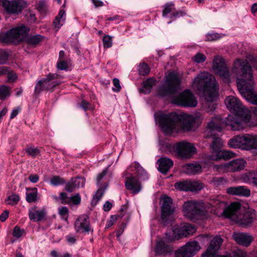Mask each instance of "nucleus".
<instances>
[{
	"label": "nucleus",
	"mask_w": 257,
	"mask_h": 257,
	"mask_svg": "<svg viewBox=\"0 0 257 257\" xmlns=\"http://www.w3.org/2000/svg\"><path fill=\"white\" fill-rule=\"evenodd\" d=\"M223 239L220 236L215 237L210 242V245L205 252L202 254L201 257H231L228 255L218 256L217 251L220 248Z\"/></svg>",
	"instance_id": "obj_17"
},
{
	"label": "nucleus",
	"mask_w": 257,
	"mask_h": 257,
	"mask_svg": "<svg viewBox=\"0 0 257 257\" xmlns=\"http://www.w3.org/2000/svg\"><path fill=\"white\" fill-rule=\"evenodd\" d=\"M223 146V142L222 140L219 138L214 137L213 138V142L211 146V148L212 150V153L217 154L220 151V149Z\"/></svg>",
	"instance_id": "obj_37"
},
{
	"label": "nucleus",
	"mask_w": 257,
	"mask_h": 257,
	"mask_svg": "<svg viewBox=\"0 0 257 257\" xmlns=\"http://www.w3.org/2000/svg\"><path fill=\"white\" fill-rule=\"evenodd\" d=\"M196 231L195 227L190 224H184L180 228H176L173 230L174 237H168V235L166 234L165 239L158 240L157 242L155 248V252L157 254H166L170 250L169 246L165 242H169L172 240L181 238L183 236H187L190 234H193Z\"/></svg>",
	"instance_id": "obj_5"
},
{
	"label": "nucleus",
	"mask_w": 257,
	"mask_h": 257,
	"mask_svg": "<svg viewBox=\"0 0 257 257\" xmlns=\"http://www.w3.org/2000/svg\"><path fill=\"white\" fill-rule=\"evenodd\" d=\"M65 183V180L59 176H53L50 180V183L53 186H58L64 184Z\"/></svg>",
	"instance_id": "obj_41"
},
{
	"label": "nucleus",
	"mask_w": 257,
	"mask_h": 257,
	"mask_svg": "<svg viewBox=\"0 0 257 257\" xmlns=\"http://www.w3.org/2000/svg\"><path fill=\"white\" fill-rule=\"evenodd\" d=\"M81 106L84 110L91 109L90 104L88 102L84 100L81 101Z\"/></svg>",
	"instance_id": "obj_61"
},
{
	"label": "nucleus",
	"mask_w": 257,
	"mask_h": 257,
	"mask_svg": "<svg viewBox=\"0 0 257 257\" xmlns=\"http://www.w3.org/2000/svg\"><path fill=\"white\" fill-rule=\"evenodd\" d=\"M166 151L170 153H176L180 157L187 158L190 157L196 153V149L194 145L187 142L176 144H166Z\"/></svg>",
	"instance_id": "obj_9"
},
{
	"label": "nucleus",
	"mask_w": 257,
	"mask_h": 257,
	"mask_svg": "<svg viewBox=\"0 0 257 257\" xmlns=\"http://www.w3.org/2000/svg\"><path fill=\"white\" fill-rule=\"evenodd\" d=\"M57 67L60 70H66L68 67V61L66 60H58Z\"/></svg>",
	"instance_id": "obj_45"
},
{
	"label": "nucleus",
	"mask_w": 257,
	"mask_h": 257,
	"mask_svg": "<svg viewBox=\"0 0 257 257\" xmlns=\"http://www.w3.org/2000/svg\"><path fill=\"white\" fill-rule=\"evenodd\" d=\"M174 186L176 189L179 190L190 191H199L204 187L203 184L200 182L189 180L177 182Z\"/></svg>",
	"instance_id": "obj_18"
},
{
	"label": "nucleus",
	"mask_w": 257,
	"mask_h": 257,
	"mask_svg": "<svg viewBox=\"0 0 257 257\" xmlns=\"http://www.w3.org/2000/svg\"><path fill=\"white\" fill-rule=\"evenodd\" d=\"M192 60L197 63H202L205 61L206 56L202 53H198L193 57Z\"/></svg>",
	"instance_id": "obj_47"
},
{
	"label": "nucleus",
	"mask_w": 257,
	"mask_h": 257,
	"mask_svg": "<svg viewBox=\"0 0 257 257\" xmlns=\"http://www.w3.org/2000/svg\"><path fill=\"white\" fill-rule=\"evenodd\" d=\"M220 36L217 33L208 34L206 36V40L208 41H216L220 38Z\"/></svg>",
	"instance_id": "obj_52"
},
{
	"label": "nucleus",
	"mask_w": 257,
	"mask_h": 257,
	"mask_svg": "<svg viewBox=\"0 0 257 257\" xmlns=\"http://www.w3.org/2000/svg\"><path fill=\"white\" fill-rule=\"evenodd\" d=\"M157 118L162 131L167 135L191 131L200 124L203 120L202 115L199 112L180 115L176 112L161 113L158 114Z\"/></svg>",
	"instance_id": "obj_1"
},
{
	"label": "nucleus",
	"mask_w": 257,
	"mask_h": 257,
	"mask_svg": "<svg viewBox=\"0 0 257 257\" xmlns=\"http://www.w3.org/2000/svg\"><path fill=\"white\" fill-rule=\"evenodd\" d=\"M246 165V162L243 159H236L229 162L216 166V169L223 173L234 172L243 170Z\"/></svg>",
	"instance_id": "obj_15"
},
{
	"label": "nucleus",
	"mask_w": 257,
	"mask_h": 257,
	"mask_svg": "<svg viewBox=\"0 0 257 257\" xmlns=\"http://www.w3.org/2000/svg\"><path fill=\"white\" fill-rule=\"evenodd\" d=\"M139 72L141 75H146L150 73V67L145 63H141L139 66Z\"/></svg>",
	"instance_id": "obj_40"
},
{
	"label": "nucleus",
	"mask_w": 257,
	"mask_h": 257,
	"mask_svg": "<svg viewBox=\"0 0 257 257\" xmlns=\"http://www.w3.org/2000/svg\"><path fill=\"white\" fill-rule=\"evenodd\" d=\"M184 215L190 219L207 218L206 207L203 203H198L194 201L185 202L183 206Z\"/></svg>",
	"instance_id": "obj_6"
},
{
	"label": "nucleus",
	"mask_w": 257,
	"mask_h": 257,
	"mask_svg": "<svg viewBox=\"0 0 257 257\" xmlns=\"http://www.w3.org/2000/svg\"><path fill=\"white\" fill-rule=\"evenodd\" d=\"M26 199L29 203L34 202L37 200L38 190L36 188L27 189Z\"/></svg>",
	"instance_id": "obj_34"
},
{
	"label": "nucleus",
	"mask_w": 257,
	"mask_h": 257,
	"mask_svg": "<svg viewBox=\"0 0 257 257\" xmlns=\"http://www.w3.org/2000/svg\"><path fill=\"white\" fill-rule=\"evenodd\" d=\"M112 206V204L110 202L106 201L103 205V209L105 211H108L111 208Z\"/></svg>",
	"instance_id": "obj_64"
},
{
	"label": "nucleus",
	"mask_w": 257,
	"mask_h": 257,
	"mask_svg": "<svg viewBox=\"0 0 257 257\" xmlns=\"http://www.w3.org/2000/svg\"><path fill=\"white\" fill-rule=\"evenodd\" d=\"M29 29L24 26L12 29L5 34H0V41L5 43H17L26 37Z\"/></svg>",
	"instance_id": "obj_10"
},
{
	"label": "nucleus",
	"mask_w": 257,
	"mask_h": 257,
	"mask_svg": "<svg viewBox=\"0 0 257 257\" xmlns=\"http://www.w3.org/2000/svg\"><path fill=\"white\" fill-rule=\"evenodd\" d=\"M240 207L229 214V219L243 227L250 225L256 219V211L255 210L248 209L243 214H240Z\"/></svg>",
	"instance_id": "obj_11"
},
{
	"label": "nucleus",
	"mask_w": 257,
	"mask_h": 257,
	"mask_svg": "<svg viewBox=\"0 0 257 257\" xmlns=\"http://www.w3.org/2000/svg\"><path fill=\"white\" fill-rule=\"evenodd\" d=\"M238 89L243 97L253 104H257V93L254 91L255 82L251 67L246 59H235L231 67Z\"/></svg>",
	"instance_id": "obj_2"
},
{
	"label": "nucleus",
	"mask_w": 257,
	"mask_h": 257,
	"mask_svg": "<svg viewBox=\"0 0 257 257\" xmlns=\"http://www.w3.org/2000/svg\"><path fill=\"white\" fill-rule=\"evenodd\" d=\"M66 19L65 12L63 10H61L57 16L56 17L53 22V25L55 29L58 31L63 25Z\"/></svg>",
	"instance_id": "obj_33"
},
{
	"label": "nucleus",
	"mask_w": 257,
	"mask_h": 257,
	"mask_svg": "<svg viewBox=\"0 0 257 257\" xmlns=\"http://www.w3.org/2000/svg\"><path fill=\"white\" fill-rule=\"evenodd\" d=\"M4 11L10 14H19L26 7L27 3L23 0H0Z\"/></svg>",
	"instance_id": "obj_14"
},
{
	"label": "nucleus",
	"mask_w": 257,
	"mask_h": 257,
	"mask_svg": "<svg viewBox=\"0 0 257 257\" xmlns=\"http://www.w3.org/2000/svg\"><path fill=\"white\" fill-rule=\"evenodd\" d=\"M222 120L220 116H215L212 118L208 122V126L205 132L206 137H212L215 134L214 132H220L221 130Z\"/></svg>",
	"instance_id": "obj_20"
},
{
	"label": "nucleus",
	"mask_w": 257,
	"mask_h": 257,
	"mask_svg": "<svg viewBox=\"0 0 257 257\" xmlns=\"http://www.w3.org/2000/svg\"><path fill=\"white\" fill-rule=\"evenodd\" d=\"M212 70L214 73L219 76L224 82L226 83L230 82L231 75L224 59L222 57L216 56L214 57L212 64Z\"/></svg>",
	"instance_id": "obj_12"
},
{
	"label": "nucleus",
	"mask_w": 257,
	"mask_h": 257,
	"mask_svg": "<svg viewBox=\"0 0 257 257\" xmlns=\"http://www.w3.org/2000/svg\"><path fill=\"white\" fill-rule=\"evenodd\" d=\"M127 169L131 172H135L138 178L141 181H145L149 178L147 172L137 162L132 163Z\"/></svg>",
	"instance_id": "obj_26"
},
{
	"label": "nucleus",
	"mask_w": 257,
	"mask_h": 257,
	"mask_svg": "<svg viewBox=\"0 0 257 257\" xmlns=\"http://www.w3.org/2000/svg\"><path fill=\"white\" fill-rule=\"evenodd\" d=\"M158 170L162 173H166L173 166V161L168 158L163 157L158 160Z\"/></svg>",
	"instance_id": "obj_30"
},
{
	"label": "nucleus",
	"mask_w": 257,
	"mask_h": 257,
	"mask_svg": "<svg viewBox=\"0 0 257 257\" xmlns=\"http://www.w3.org/2000/svg\"><path fill=\"white\" fill-rule=\"evenodd\" d=\"M8 59L7 55L3 52H0V65L5 64Z\"/></svg>",
	"instance_id": "obj_58"
},
{
	"label": "nucleus",
	"mask_w": 257,
	"mask_h": 257,
	"mask_svg": "<svg viewBox=\"0 0 257 257\" xmlns=\"http://www.w3.org/2000/svg\"><path fill=\"white\" fill-rule=\"evenodd\" d=\"M174 103L187 107H195L197 101L193 94L188 90L184 91L174 99Z\"/></svg>",
	"instance_id": "obj_16"
},
{
	"label": "nucleus",
	"mask_w": 257,
	"mask_h": 257,
	"mask_svg": "<svg viewBox=\"0 0 257 257\" xmlns=\"http://www.w3.org/2000/svg\"><path fill=\"white\" fill-rule=\"evenodd\" d=\"M205 207H206V211H207V217H208L209 212L213 211L218 216H224L229 218L228 215L240 208V205L238 203L233 202L227 206L225 202L217 200L214 203L211 208H210L209 204L205 206Z\"/></svg>",
	"instance_id": "obj_8"
},
{
	"label": "nucleus",
	"mask_w": 257,
	"mask_h": 257,
	"mask_svg": "<svg viewBox=\"0 0 257 257\" xmlns=\"http://www.w3.org/2000/svg\"><path fill=\"white\" fill-rule=\"evenodd\" d=\"M29 179L32 183H35L38 181L39 177L37 174H31L29 177Z\"/></svg>",
	"instance_id": "obj_60"
},
{
	"label": "nucleus",
	"mask_w": 257,
	"mask_h": 257,
	"mask_svg": "<svg viewBox=\"0 0 257 257\" xmlns=\"http://www.w3.org/2000/svg\"><path fill=\"white\" fill-rule=\"evenodd\" d=\"M25 233L24 229H21L19 227L16 226L14 227L13 231V235L16 238L21 237Z\"/></svg>",
	"instance_id": "obj_48"
},
{
	"label": "nucleus",
	"mask_w": 257,
	"mask_h": 257,
	"mask_svg": "<svg viewBox=\"0 0 257 257\" xmlns=\"http://www.w3.org/2000/svg\"><path fill=\"white\" fill-rule=\"evenodd\" d=\"M59 213L64 219L67 221L68 216V208L66 207H62L59 209Z\"/></svg>",
	"instance_id": "obj_51"
},
{
	"label": "nucleus",
	"mask_w": 257,
	"mask_h": 257,
	"mask_svg": "<svg viewBox=\"0 0 257 257\" xmlns=\"http://www.w3.org/2000/svg\"><path fill=\"white\" fill-rule=\"evenodd\" d=\"M116 220V217L114 215H111L110 219L107 222L106 227L108 228L111 226L113 224L114 222Z\"/></svg>",
	"instance_id": "obj_62"
},
{
	"label": "nucleus",
	"mask_w": 257,
	"mask_h": 257,
	"mask_svg": "<svg viewBox=\"0 0 257 257\" xmlns=\"http://www.w3.org/2000/svg\"><path fill=\"white\" fill-rule=\"evenodd\" d=\"M226 180L223 178H213L211 181L212 183L214 186H219L224 182H225Z\"/></svg>",
	"instance_id": "obj_54"
},
{
	"label": "nucleus",
	"mask_w": 257,
	"mask_h": 257,
	"mask_svg": "<svg viewBox=\"0 0 257 257\" xmlns=\"http://www.w3.org/2000/svg\"><path fill=\"white\" fill-rule=\"evenodd\" d=\"M113 86L112 88V90L115 92H118L121 89L120 81L117 78H113L112 80Z\"/></svg>",
	"instance_id": "obj_50"
},
{
	"label": "nucleus",
	"mask_w": 257,
	"mask_h": 257,
	"mask_svg": "<svg viewBox=\"0 0 257 257\" xmlns=\"http://www.w3.org/2000/svg\"><path fill=\"white\" fill-rule=\"evenodd\" d=\"M183 171L189 175H195L202 172L201 166L197 164H188L182 167Z\"/></svg>",
	"instance_id": "obj_32"
},
{
	"label": "nucleus",
	"mask_w": 257,
	"mask_h": 257,
	"mask_svg": "<svg viewBox=\"0 0 257 257\" xmlns=\"http://www.w3.org/2000/svg\"><path fill=\"white\" fill-rule=\"evenodd\" d=\"M57 75L55 74L49 73L45 78L39 81L36 84L35 92L39 94L43 90H53L57 86L61 84V82L55 80Z\"/></svg>",
	"instance_id": "obj_13"
},
{
	"label": "nucleus",
	"mask_w": 257,
	"mask_h": 257,
	"mask_svg": "<svg viewBox=\"0 0 257 257\" xmlns=\"http://www.w3.org/2000/svg\"><path fill=\"white\" fill-rule=\"evenodd\" d=\"M46 215V212L44 209H38L36 207H34L29 210V218L34 222L42 220L45 217Z\"/></svg>",
	"instance_id": "obj_27"
},
{
	"label": "nucleus",
	"mask_w": 257,
	"mask_h": 257,
	"mask_svg": "<svg viewBox=\"0 0 257 257\" xmlns=\"http://www.w3.org/2000/svg\"><path fill=\"white\" fill-rule=\"evenodd\" d=\"M10 95V88L5 85L0 86V99H5Z\"/></svg>",
	"instance_id": "obj_39"
},
{
	"label": "nucleus",
	"mask_w": 257,
	"mask_h": 257,
	"mask_svg": "<svg viewBox=\"0 0 257 257\" xmlns=\"http://www.w3.org/2000/svg\"><path fill=\"white\" fill-rule=\"evenodd\" d=\"M26 151L27 153L34 158L40 155V151L37 148L28 147L26 148Z\"/></svg>",
	"instance_id": "obj_44"
},
{
	"label": "nucleus",
	"mask_w": 257,
	"mask_h": 257,
	"mask_svg": "<svg viewBox=\"0 0 257 257\" xmlns=\"http://www.w3.org/2000/svg\"><path fill=\"white\" fill-rule=\"evenodd\" d=\"M182 247L188 257L193 256L200 249L198 243L196 241L188 242Z\"/></svg>",
	"instance_id": "obj_29"
},
{
	"label": "nucleus",
	"mask_w": 257,
	"mask_h": 257,
	"mask_svg": "<svg viewBox=\"0 0 257 257\" xmlns=\"http://www.w3.org/2000/svg\"><path fill=\"white\" fill-rule=\"evenodd\" d=\"M232 236L237 243L244 246H248L253 240L251 235L244 233H234Z\"/></svg>",
	"instance_id": "obj_28"
},
{
	"label": "nucleus",
	"mask_w": 257,
	"mask_h": 257,
	"mask_svg": "<svg viewBox=\"0 0 257 257\" xmlns=\"http://www.w3.org/2000/svg\"><path fill=\"white\" fill-rule=\"evenodd\" d=\"M38 9L40 11H44L47 7V3L44 0H41L39 1L38 4Z\"/></svg>",
	"instance_id": "obj_57"
},
{
	"label": "nucleus",
	"mask_w": 257,
	"mask_h": 257,
	"mask_svg": "<svg viewBox=\"0 0 257 257\" xmlns=\"http://www.w3.org/2000/svg\"><path fill=\"white\" fill-rule=\"evenodd\" d=\"M125 179L126 188L128 190L131 191L132 193L137 194L141 191L142 186L140 182L134 176L130 175L128 176H126Z\"/></svg>",
	"instance_id": "obj_22"
},
{
	"label": "nucleus",
	"mask_w": 257,
	"mask_h": 257,
	"mask_svg": "<svg viewBox=\"0 0 257 257\" xmlns=\"http://www.w3.org/2000/svg\"><path fill=\"white\" fill-rule=\"evenodd\" d=\"M20 109L21 108L19 107H18L17 108L13 110L11 114L10 118L13 119L20 112Z\"/></svg>",
	"instance_id": "obj_63"
},
{
	"label": "nucleus",
	"mask_w": 257,
	"mask_h": 257,
	"mask_svg": "<svg viewBox=\"0 0 257 257\" xmlns=\"http://www.w3.org/2000/svg\"><path fill=\"white\" fill-rule=\"evenodd\" d=\"M8 81L9 82H13L17 79V76L14 72H9L8 74Z\"/></svg>",
	"instance_id": "obj_56"
},
{
	"label": "nucleus",
	"mask_w": 257,
	"mask_h": 257,
	"mask_svg": "<svg viewBox=\"0 0 257 257\" xmlns=\"http://www.w3.org/2000/svg\"><path fill=\"white\" fill-rule=\"evenodd\" d=\"M9 214V212L7 210H5L0 215V219L1 221L4 222L8 218Z\"/></svg>",
	"instance_id": "obj_59"
},
{
	"label": "nucleus",
	"mask_w": 257,
	"mask_h": 257,
	"mask_svg": "<svg viewBox=\"0 0 257 257\" xmlns=\"http://www.w3.org/2000/svg\"><path fill=\"white\" fill-rule=\"evenodd\" d=\"M175 10L174 4L172 3H169L165 5L163 11V16L166 17L167 15Z\"/></svg>",
	"instance_id": "obj_42"
},
{
	"label": "nucleus",
	"mask_w": 257,
	"mask_h": 257,
	"mask_svg": "<svg viewBox=\"0 0 257 257\" xmlns=\"http://www.w3.org/2000/svg\"><path fill=\"white\" fill-rule=\"evenodd\" d=\"M85 183V179L83 177L72 178L69 182L66 184L65 188L67 191L72 192L76 189L83 187Z\"/></svg>",
	"instance_id": "obj_23"
},
{
	"label": "nucleus",
	"mask_w": 257,
	"mask_h": 257,
	"mask_svg": "<svg viewBox=\"0 0 257 257\" xmlns=\"http://www.w3.org/2000/svg\"><path fill=\"white\" fill-rule=\"evenodd\" d=\"M42 40V37L40 35H35L29 36L27 42L28 44L31 45H36L39 44Z\"/></svg>",
	"instance_id": "obj_38"
},
{
	"label": "nucleus",
	"mask_w": 257,
	"mask_h": 257,
	"mask_svg": "<svg viewBox=\"0 0 257 257\" xmlns=\"http://www.w3.org/2000/svg\"><path fill=\"white\" fill-rule=\"evenodd\" d=\"M161 217L166 220L174 212L175 208L173 206L172 199L167 196H164L161 198Z\"/></svg>",
	"instance_id": "obj_19"
},
{
	"label": "nucleus",
	"mask_w": 257,
	"mask_h": 257,
	"mask_svg": "<svg viewBox=\"0 0 257 257\" xmlns=\"http://www.w3.org/2000/svg\"><path fill=\"white\" fill-rule=\"evenodd\" d=\"M180 83L178 74L174 71L169 72L166 75V84L170 88L174 89L178 87Z\"/></svg>",
	"instance_id": "obj_24"
},
{
	"label": "nucleus",
	"mask_w": 257,
	"mask_h": 257,
	"mask_svg": "<svg viewBox=\"0 0 257 257\" xmlns=\"http://www.w3.org/2000/svg\"><path fill=\"white\" fill-rule=\"evenodd\" d=\"M240 179L243 182L253 183L257 186V171H250L240 175Z\"/></svg>",
	"instance_id": "obj_31"
},
{
	"label": "nucleus",
	"mask_w": 257,
	"mask_h": 257,
	"mask_svg": "<svg viewBox=\"0 0 257 257\" xmlns=\"http://www.w3.org/2000/svg\"><path fill=\"white\" fill-rule=\"evenodd\" d=\"M156 81V79L153 78L147 79L144 82L143 88L141 89V91L146 94L149 93L153 86L155 85Z\"/></svg>",
	"instance_id": "obj_36"
},
{
	"label": "nucleus",
	"mask_w": 257,
	"mask_h": 257,
	"mask_svg": "<svg viewBox=\"0 0 257 257\" xmlns=\"http://www.w3.org/2000/svg\"><path fill=\"white\" fill-rule=\"evenodd\" d=\"M192 87L203 93L205 100L212 103V108L215 109L214 101L218 96V85L214 76L207 72H202L194 79Z\"/></svg>",
	"instance_id": "obj_4"
},
{
	"label": "nucleus",
	"mask_w": 257,
	"mask_h": 257,
	"mask_svg": "<svg viewBox=\"0 0 257 257\" xmlns=\"http://www.w3.org/2000/svg\"><path fill=\"white\" fill-rule=\"evenodd\" d=\"M175 257H188V256L186 254L184 249L182 246L176 251Z\"/></svg>",
	"instance_id": "obj_55"
},
{
	"label": "nucleus",
	"mask_w": 257,
	"mask_h": 257,
	"mask_svg": "<svg viewBox=\"0 0 257 257\" xmlns=\"http://www.w3.org/2000/svg\"><path fill=\"white\" fill-rule=\"evenodd\" d=\"M235 156V153H233L231 151H227L225 150H220L217 154H216V156H213V155L211 157V159L212 160H217L219 157H222L224 159H229L230 158H233Z\"/></svg>",
	"instance_id": "obj_35"
},
{
	"label": "nucleus",
	"mask_w": 257,
	"mask_h": 257,
	"mask_svg": "<svg viewBox=\"0 0 257 257\" xmlns=\"http://www.w3.org/2000/svg\"><path fill=\"white\" fill-rule=\"evenodd\" d=\"M228 145L233 148H241L246 150L257 149V136L249 134L237 136L230 139Z\"/></svg>",
	"instance_id": "obj_7"
},
{
	"label": "nucleus",
	"mask_w": 257,
	"mask_h": 257,
	"mask_svg": "<svg viewBox=\"0 0 257 257\" xmlns=\"http://www.w3.org/2000/svg\"><path fill=\"white\" fill-rule=\"evenodd\" d=\"M103 42L104 48H109L112 45V38L108 35H105L103 37Z\"/></svg>",
	"instance_id": "obj_49"
},
{
	"label": "nucleus",
	"mask_w": 257,
	"mask_h": 257,
	"mask_svg": "<svg viewBox=\"0 0 257 257\" xmlns=\"http://www.w3.org/2000/svg\"><path fill=\"white\" fill-rule=\"evenodd\" d=\"M227 194L231 195H238L248 197L250 195V190L244 186L231 187L226 189Z\"/></svg>",
	"instance_id": "obj_25"
},
{
	"label": "nucleus",
	"mask_w": 257,
	"mask_h": 257,
	"mask_svg": "<svg viewBox=\"0 0 257 257\" xmlns=\"http://www.w3.org/2000/svg\"><path fill=\"white\" fill-rule=\"evenodd\" d=\"M227 108L235 113L234 115H229L226 118L225 123L233 131H239L247 126L250 120V112L242 105L236 97L227 96L225 99Z\"/></svg>",
	"instance_id": "obj_3"
},
{
	"label": "nucleus",
	"mask_w": 257,
	"mask_h": 257,
	"mask_svg": "<svg viewBox=\"0 0 257 257\" xmlns=\"http://www.w3.org/2000/svg\"><path fill=\"white\" fill-rule=\"evenodd\" d=\"M75 229L79 233H88L92 231L90 227L87 216L83 215L77 219L75 223Z\"/></svg>",
	"instance_id": "obj_21"
},
{
	"label": "nucleus",
	"mask_w": 257,
	"mask_h": 257,
	"mask_svg": "<svg viewBox=\"0 0 257 257\" xmlns=\"http://www.w3.org/2000/svg\"><path fill=\"white\" fill-rule=\"evenodd\" d=\"M70 197H68L66 193L64 192H61L60 194L59 199L61 200V203L64 204H68V203H70L69 201Z\"/></svg>",
	"instance_id": "obj_53"
},
{
	"label": "nucleus",
	"mask_w": 257,
	"mask_h": 257,
	"mask_svg": "<svg viewBox=\"0 0 257 257\" xmlns=\"http://www.w3.org/2000/svg\"><path fill=\"white\" fill-rule=\"evenodd\" d=\"M20 200V197L18 195L13 194L8 197L7 199L8 204L14 205L17 204Z\"/></svg>",
	"instance_id": "obj_46"
},
{
	"label": "nucleus",
	"mask_w": 257,
	"mask_h": 257,
	"mask_svg": "<svg viewBox=\"0 0 257 257\" xmlns=\"http://www.w3.org/2000/svg\"><path fill=\"white\" fill-rule=\"evenodd\" d=\"M70 203H68V205L72 206L73 205H78L81 202V197L79 194H77L75 195L71 196L69 198Z\"/></svg>",
	"instance_id": "obj_43"
}]
</instances>
